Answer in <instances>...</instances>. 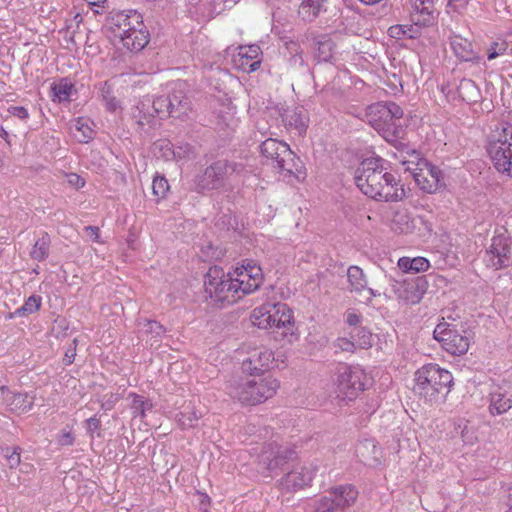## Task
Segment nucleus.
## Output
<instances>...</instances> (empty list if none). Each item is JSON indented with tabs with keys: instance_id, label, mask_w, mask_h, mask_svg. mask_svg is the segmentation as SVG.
<instances>
[{
	"instance_id": "052dcab7",
	"label": "nucleus",
	"mask_w": 512,
	"mask_h": 512,
	"mask_svg": "<svg viewBox=\"0 0 512 512\" xmlns=\"http://www.w3.org/2000/svg\"><path fill=\"white\" fill-rule=\"evenodd\" d=\"M76 345H77V340L74 339L73 346L68 348L64 355L63 362L65 365H70L74 361V358L76 355Z\"/></svg>"
},
{
	"instance_id": "dca6fc26",
	"label": "nucleus",
	"mask_w": 512,
	"mask_h": 512,
	"mask_svg": "<svg viewBox=\"0 0 512 512\" xmlns=\"http://www.w3.org/2000/svg\"><path fill=\"white\" fill-rule=\"evenodd\" d=\"M413 172V178L421 190L434 193L445 186L442 171L427 160L419 163Z\"/></svg>"
},
{
	"instance_id": "2f4dec72",
	"label": "nucleus",
	"mask_w": 512,
	"mask_h": 512,
	"mask_svg": "<svg viewBox=\"0 0 512 512\" xmlns=\"http://www.w3.org/2000/svg\"><path fill=\"white\" fill-rule=\"evenodd\" d=\"M328 0H302L298 13L305 21L314 20L321 10H326Z\"/></svg>"
},
{
	"instance_id": "0e129e2a",
	"label": "nucleus",
	"mask_w": 512,
	"mask_h": 512,
	"mask_svg": "<svg viewBox=\"0 0 512 512\" xmlns=\"http://www.w3.org/2000/svg\"><path fill=\"white\" fill-rule=\"evenodd\" d=\"M10 393H11V390H9L6 386L0 387V402L4 406L6 405L7 402H9Z\"/></svg>"
},
{
	"instance_id": "5fc2aeb1",
	"label": "nucleus",
	"mask_w": 512,
	"mask_h": 512,
	"mask_svg": "<svg viewBox=\"0 0 512 512\" xmlns=\"http://www.w3.org/2000/svg\"><path fill=\"white\" fill-rule=\"evenodd\" d=\"M388 35L395 39H406L405 24L392 25L388 29Z\"/></svg>"
},
{
	"instance_id": "a19ab883",
	"label": "nucleus",
	"mask_w": 512,
	"mask_h": 512,
	"mask_svg": "<svg viewBox=\"0 0 512 512\" xmlns=\"http://www.w3.org/2000/svg\"><path fill=\"white\" fill-rule=\"evenodd\" d=\"M129 396H131L132 404H131V410L134 415V417L139 416L141 419L145 418L146 411L152 409L153 405L150 400L146 399L145 397L131 393Z\"/></svg>"
},
{
	"instance_id": "49530a36",
	"label": "nucleus",
	"mask_w": 512,
	"mask_h": 512,
	"mask_svg": "<svg viewBox=\"0 0 512 512\" xmlns=\"http://www.w3.org/2000/svg\"><path fill=\"white\" fill-rule=\"evenodd\" d=\"M153 194L157 197V200L165 198L169 191V184L165 177L156 176L152 183Z\"/></svg>"
},
{
	"instance_id": "5701e85b",
	"label": "nucleus",
	"mask_w": 512,
	"mask_h": 512,
	"mask_svg": "<svg viewBox=\"0 0 512 512\" xmlns=\"http://www.w3.org/2000/svg\"><path fill=\"white\" fill-rule=\"evenodd\" d=\"M347 278L349 282V291L362 296L365 292V299L367 302H371L373 297L379 296L380 293L372 288H368L367 278L363 270L358 266H350L347 270Z\"/></svg>"
},
{
	"instance_id": "72a5a7b5",
	"label": "nucleus",
	"mask_w": 512,
	"mask_h": 512,
	"mask_svg": "<svg viewBox=\"0 0 512 512\" xmlns=\"http://www.w3.org/2000/svg\"><path fill=\"white\" fill-rule=\"evenodd\" d=\"M398 267L406 273L424 272L430 267L429 261L424 257H402L398 260Z\"/></svg>"
},
{
	"instance_id": "f704fd0d",
	"label": "nucleus",
	"mask_w": 512,
	"mask_h": 512,
	"mask_svg": "<svg viewBox=\"0 0 512 512\" xmlns=\"http://www.w3.org/2000/svg\"><path fill=\"white\" fill-rule=\"evenodd\" d=\"M71 129L80 133V135L74 134L75 137L81 143H87L92 140L94 137V130L89 125V119L84 117H79L72 121Z\"/></svg>"
},
{
	"instance_id": "473e14b6",
	"label": "nucleus",
	"mask_w": 512,
	"mask_h": 512,
	"mask_svg": "<svg viewBox=\"0 0 512 512\" xmlns=\"http://www.w3.org/2000/svg\"><path fill=\"white\" fill-rule=\"evenodd\" d=\"M286 49L289 51L290 56L287 59V69L291 73L305 68V61L302 56V50L297 42L290 41L286 43Z\"/></svg>"
},
{
	"instance_id": "338daca9",
	"label": "nucleus",
	"mask_w": 512,
	"mask_h": 512,
	"mask_svg": "<svg viewBox=\"0 0 512 512\" xmlns=\"http://www.w3.org/2000/svg\"><path fill=\"white\" fill-rule=\"evenodd\" d=\"M69 182L77 186L78 188L83 187L85 185V180L77 174L69 175Z\"/></svg>"
},
{
	"instance_id": "e2e57ef3",
	"label": "nucleus",
	"mask_w": 512,
	"mask_h": 512,
	"mask_svg": "<svg viewBox=\"0 0 512 512\" xmlns=\"http://www.w3.org/2000/svg\"><path fill=\"white\" fill-rule=\"evenodd\" d=\"M268 308L271 312L272 325L275 327L277 324V318L280 316V311H278V303H268Z\"/></svg>"
},
{
	"instance_id": "423d86ee",
	"label": "nucleus",
	"mask_w": 512,
	"mask_h": 512,
	"mask_svg": "<svg viewBox=\"0 0 512 512\" xmlns=\"http://www.w3.org/2000/svg\"><path fill=\"white\" fill-rule=\"evenodd\" d=\"M487 153L500 173L512 175V126L497 125L487 137Z\"/></svg>"
},
{
	"instance_id": "393cba45",
	"label": "nucleus",
	"mask_w": 512,
	"mask_h": 512,
	"mask_svg": "<svg viewBox=\"0 0 512 512\" xmlns=\"http://www.w3.org/2000/svg\"><path fill=\"white\" fill-rule=\"evenodd\" d=\"M281 119L287 129L295 130L299 135L305 133L308 118L303 107L284 110Z\"/></svg>"
},
{
	"instance_id": "20e7f679",
	"label": "nucleus",
	"mask_w": 512,
	"mask_h": 512,
	"mask_svg": "<svg viewBox=\"0 0 512 512\" xmlns=\"http://www.w3.org/2000/svg\"><path fill=\"white\" fill-rule=\"evenodd\" d=\"M261 154L270 161L284 177L305 178L304 166L301 159L290 149L289 145L277 139L268 138L260 145Z\"/></svg>"
},
{
	"instance_id": "9d476101",
	"label": "nucleus",
	"mask_w": 512,
	"mask_h": 512,
	"mask_svg": "<svg viewBox=\"0 0 512 512\" xmlns=\"http://www.w3.org/2000/svg\"><path fill=\"white\" fill-rule=\"evenodd\" d=\"M358 491L353 485H339L331 488L328 494L319 499L316 512H344L354 505Z\"/></svg>"
},
{
	"instance_id": "864d4df0",
	"label": "nucleus",
	"mask_w": 512,
	"mask_h": 512,
	"mask_svg": "<svg viewBox=\"0 0 512 512\" xmlns=\"http://www.w3.org/2000/svg\"><path fill=\"white\" fill-rule=\"evenodd\" d=\"M145 326L146 332L154 334L156 337H161L166 332L165 327L157 321L149 320Z\"/></svg>"
},
{
	"instance_id": "c756f323",
	"label": "nucleus",
	"mask_w": 512,
	"mask_h": 512,
	"mask_svg": "<svg viewBox=\"0 0 512 512\" xmlns=\"http://www.w3.org/2000/svg\"><path fill=\"white\" fill-rule=\"evenodd\" d=\"M315 57L318 62H331L334 58L335 42L328 36H320L316 40Z\"/></svg>"
},
{
	"instance_id": "6ab92c4d",
	"label": "nucleus",
	"mask_w": 512,
	"mask_h": 512,
	"mask_svg": "<svg viewBox=\"0 0 512 512\" xmlns=\"http://www.w3.org/2000/svg\"><path fill=\"white\" fill-rule=\"evenodd\" d=\"M274 361V353L268 348H256L250 352L247 359L243 360L241 369L249 376L259 375L268 369Z\"/></svg>"
},
{
	"instance_id": "69168bd1",
	"label": "nucleus",
	"mask_w": 512,
	"mask_h": 512,
	"mask_svg": "<svg viewBox=\"0 0 512 512\" xmlns=\"http://www.w3.org/2000/svg\"><path fill=\"white\" fill-rule=\"evenodd\" d=\"M236 278H233V280H243V281H252V278L248 277L247 272L245 270H242V267H236L235 269Z\"/></svg>"
},
{
	"instance_id": "de8ad7c7",
	"label": "nucleus",
	"mask_w": 512,
	"mask_h": 512,
	"mask_svg": "<svg viewBox=\"0 0 512 512\" xmlns=\"http://www.w3.org/2000/svg\"><path fill=\"white\" fill-rule=\"evenodd\" d=\"M2 452L8 462L10 469H15L20 465V447H14L12 450L9 447H6L2 449Z\"/></svg>"
},
{
	"instance_id": "0eeeda50",
	"label": "nucleus",
	"mask_w": 512,
	"mask_h": 512,
	"mask_svg": "<svg viewBox=\"0 0 512 512\" xmlns=\"http://www.w3.org/2000/svg\"><path fill=\"white\" fill-rule=\"evenodd\" d=\"M205 293L213 303L224 307L240 299L233 278L218 266L210 267L204 279Z\"/></svg>"
},
{
	"instance_id": "f257e3e1",
	"label": "nucleus",
	"mask_w": 512,
	"mask_h": 512,
	"mask_svg": "<svg viewBox=\"0 0 512 512\" xmlns=\"http://www.w3.org/2000/svg\"><path fill=\"white\" fill-rule=\"evenodd\" d=\"M383 164L384 160L380 157L364 159L355 170V183L363 194L374 200L401 201L406 196L405 189Z\"/></svg>"
},
{
	"instance_id": "e433bc0d",
	"label": "nucleus",
	"mask_w": 512,
	"mask_h": 512,
	"mask_svg": "<svg viewBox=\"0 0 512 512\" xmlns=\"http://www.w3.org/2000/svg\"><path fill=\"white\" fill-rule=\"evenodd\" d=\"M73 88V84L67 78L52 83L51 93L53 100L57 99L58 102L69 101Z\"/></svg>"
},
{
	"instance_id": "bb28decb",
	"label": "nucleus",
	"mask_w": 512,
	"mask_h": 512,
	"mask_svg": "<svg viewBox=\"0 0 512 512\" xmlns=\"http://www.w3.org/2000/svg\"><path fill=\"white\" fill-rule=\"evenodd\" d=\"M356 454L365 465L373 466L380 464L381 449L374 440L365 439L356 446Z\"/></svg>"
},
{
	"instance_id": "b1692460",
	"label": "nucleus",
	"mask_w": 512,
	"mask_h": 512,
	"mask_svg": "<svg viewBox=\"0 0 512 512\" xmlns=\"http://www.w3.org/2000/svg\"><path fill=\"white\" fill-rule=\"evenodd\" d=\"M436 1L437 0H410V20L416 21L417 24L432 25L437 15L435 8Z\"/></svg>"
},
{
	"instance_id": "f8f14e48",
	"label": "nucleus",
	"mask_w": 512,
	"mask_h": 512,
	"mask_svg": "<svg viewBox=\"0 0 512 512\" xmlns=\"http://www.w3.org/2000/svg\"><path fill=\"white\" fill-rule=\"evenodd\" d=\"M171 93L160 95L151 101L149 98H145L140 101L133 112V117L137 120L138 125L144 126L151 122V118L158 116L160 119L169 118V107H171Z\"/></svg>"
},
{
	"instance_id": "f3484780",
	"label": "nucleus",
	"mask_w": 512,
	"mask_h": 512,
	"mask_svg": "<svg viewBox=\"0 0 512 512\" xmlns=\"http://www.w3.org/2000/svg\"><path fill=\"white\" fill-rule=\"evenodd\" d=\"M317 469L313 464L297 465L281 478L279 485L287 492L302 489L311 483Z\"/></svg>"
},
{
	"instance_id": "13d9d810",
	"label": "nucleus",
	"mask_w": 512,
	"mask_h": 512,
	"mask_svg": "<svg viewBox=\"0 0 512 512\" xmlns=\"http://www.w3.org/2000/svg\"><path fill=\"white\" fill-rule=\"evenodd\" d=\"M356 346L357 344L354 340H349L347 338H339L337 340V347L342 351L353 352Z\"/></svg>"
},
{
	"instance_id": "ea45409f",
	"label": "nucleus",
	"mask_w": 512,
	"mask_h": 512,
	"mask_svg": "<svg viewBox=\"0 0 512 512\" xmlns=\"http://www.w3.org/2000/svg\"><path fill=\"white\" fill-rule=\"evenodd\" d=\"M351 338L361 349H368L373 345V336L369 329L359 326L351 332Z\"/></svg>"
},
{
	"instance_id": "39448f33",
	"label": "nucleus",
	"mask_w": 512,
	"mask_h": 512,
	"mask_svg": "<svg viewBox=\"0 0 512 512\" xmlns=\"http://www.w3.org/2000/svg\"><path fill=\"white\" fill-rule=\"evenodd\" d=\"M414 391L428 401H434L439 395L445 397L453 384L452 374L437 364H427L415 373Z\"/></svg>"
},
{
	"instance_id": "4468645a",
	"label": "nucleus",
	"mask_w": 512,
	"mask_h": 512,
	"mask_svg": "<svg viewBox=\"0 0 512 512\" xmlns=\"http://www.w3.org/2000/svg\"><path fill=\"white\" fill-rule=\"evenodd\" d=\"M143 17L135 10L113 11L106 18L104 27L119 40L133 28L142 26Z\"/></svg>"
},
{
	"instance_id": "6e6552de",
	"label": "nucleus",
	"mask_w": 512,
	"mask_h": 512,
	"mask_svg": "<svg viewBox=\"0 0 512 512\" xmlns=\"http://www.w3.org/2000/svg\"><path fill=\"white\" fill-rule=\"evenodd\" d=\"M244 170L245 166L242 163L217 160L195 176V189L197 192L218 190L224 186L230 175L241 174Z\"/></svg>"
},
{
	"instance_id": "aec40b11",
	"label": "nucleus",
	"mask_w": 512,
	"mask_h": 512,
	"mask_svg": "<svg viewBox=\"0 0 512 512\" xmlns=\"http://www.w3.org/2000/svg\"><path fill=\"white\" fill-rule=\"evenodd\" d=\"M489 412L492 415H501L512 408V382L502 381L494 385L490 394Z\"/></svg>"
},
{
	"instance_id": "603ef678",
	"label": "nucleus",
	"mask_w": 512,
	"mask_h": 512,
	"mask_svg": "<svg viewBox=\"0 0 512 512\" xmlns=\"http://www.w3.org/2000/svg\"><path fill=\"white\" fill-rule=\"evenodd\" d=\"M411 24H405L406 39H416L421 35V30L430 25L417 24L416 21L411 20Z\"/></svg>"
},
{
	"instance_id": "4d7b16f0",
	"label": "nucleus",
	"mask_w": 512,
	"mask_h": 512,
	"mask_svg": "<svg viewBox=\"0 0 512 512\" xmlns=\"http://www.w3.org/2000/svg\"><path fill=\"white\" fill-rule=\"evenodd\" d=\"M8 112L21 120H25L29 117L27 109L23 106H11L8 108Z\"/></svg>"
},
{
	"instance_id": "c03bdc74",
	"label": "nucleus",
	"mask_w": 512,
	"mask_h": 512,
	"mask_svg": "<svg viewBox=\"0 0 512 512\" xmlns=\"http://www.w3.org/2000/svg\"><path fill=\"white\" fill-rule=\"evenodd\" d=\"M242 270L247 272L248 277L252 278L253 282L262 284L263 281V273L262 269L259 265H257L253 260H245L241 265Z\"/></svg>"
},
{
	"instance_id": "c9c22d12",
	"label": "nucleus",
	"mask_w": 512,
	"mask_h": 512,
	"mask_svg": "<svg viewBox=\"0 0 512 512\" xmlns=\"http://www.w3.org/2000/svg\"><path fill=\"white\" fill-rule=\"evenodd\" d=\"M253 324L260 329L274 328L272 325L271 312L268 308V303H265L255 308L251 315Z\"/></svg>"
},
{
	"instance_id": "2eb2a0df",
	"label": "nucleus",
	"mask_w": 512,
	"mask_h": 512,
	"mask_svg": "<svg viewBox=\"0 0 512 512\" xmlns=\"http://www.w3.org/2000/svg\"><path fill=\"white\" fill-rule=\"evenodd\" d=\"M295 451L276 442L266 444L259 455V466L267 471L274 472L288 463L295 456Z\"/></svg>"
},
{
	"instance_id": "4c0bfd02",
	"label": "nucleus",
	"mask_w": 512,
	"mask_h": 512,
	"mask_svg": "<svg viewBox=\"0 0 512 512\" xmlns=\"http://www.w3.org/2000/svg\"><path fill=\"white\" fill-rule=\"evenodd\" d=\"M41 303V296L31 295L21 307L17 308L13 313H9L7 318L12 319L16 316H28L33 314L40 309Z\"/></svg>"
},
{
	"instance_id": "a18cd8bd",
	"label": "nucleus",
	"mask_w": 512,
	"mask_h": 512,
	"mask_svg": "<svg viewBox=\"0 0 512 512\" xmlns=\"http://www.w3.org/2000/svg\"><path fill=\"white\" fill-rule=\"evenodd\" d=\"M178 423L183 429L194 428L197 426L201 414H197L195 411L180 412L178 414Z\"/></svg>"
},
{
	"instance_id": "58836bf2",
	"label": "nucleus",
	"mask_w": 512,
	"mask_h": 512,
	"mask_svg": "<svg viewBox=\"0 0 512 512\" xmlns=\"http://www.w3.org/2000/svg\"><path fill=\"white\" fill-rule=\"evenodd\" d=\"M49 247L50 237L47 233H44L43 236L35 242L30 252L31 258L37 261L45 260L49 255Z\"/></svg>"
},
{
	"instance_id": "6e6d98bb",
	"label": "nucleus",
	"mask_w": 512,
	"mask_h": 512,
	"mask_svg": "<svg viewBox=\"0 0 512 512\" xmlns=\"http://www.w3.org/2000/svg\"><path fill=\"white\" fill-rule=\"evenodd\" d=\"M57 441L61 446H71L74 443V437L70 431L63 429L59 434Z\"/></svg>"
},
{
	"instance_id": "1a4fd4ad",
	"label": "nucleus",
	"mask_w": 512,
	"mask_h": 512,
	"mask_svg": "<svg viewBox=\"0 0 512 512\" xmlns=\"http://www.w3.org/2000/svg\"><path fill=\"white\" fill-rule=\"evenodd\" d=\"M367 382L365 372L359 367L347 364L339 365L337 369L336 386L338 396L343 399L353 400L364 391Z\"/></svg>"
},
{
	"instance_id": "8fccbe9b",
	"label": "nucleus",
	"mask_w": 512,
	"mask_h": 512,
	"mask_svg": "<svg viewBox=\"0 0 512 512\" xmlns=\"http://www.w3.org/2000/svg\"><path fill=\"white\" fill-rule=\"evenodd\" d=\"M395 223L401 224L399 227L400 233H411L415 228L408 214H398Z\"/></svg>"
},
{
	"instance_id": "79ce46f5",
	"label": "nucleus",
	"mask_w": 512,
	"mask_h": 512,
	"mask_svg": "<svg viewBox=\"0 0 512 512\" xmlns=\"http://www.w3.org/2000/svg\"><path fill=\"white\" fill-rule=\"evenodd\" d=\"M277 309L281 313H280L279 318H277V324L275 325L274 328H278V329L284 328L287 331H290L294 324L292 310L285 303H281V302H278Z\"/></svg>"
},
{
	"instance_id": "a878e982",
	"label": "nucleus",
	"mask_w": 512,
	"mask_h": 512,
	"mask_svg": "<svg viewBox=\"0 0 512 512\" xmlns=\"http://www.w3.org/2000/svg\"><path fill=\"white\" fill-rule=\"evenodd\" d=\"M149 32L142 22V26L133 28L120 39L125 48L131 52L141 51L149 43Z\"/></svg>"
},
{
	"instance_id": "774afa93",
	"label": "nucleus",
	"mask_w": 512,
	"mask_h": 512,
	"mask_svg": "<svg viewBox=\"0 0 512 512\" xmlns=\"http://www.w3.org/2000/svg\"><path fill=\"white\" fill-rule=\"evenodd\" d=\"M85 229L88 232V235L90 237L94 238V240L98 239V237H99V228L98 227L87 226Z\"/></svg>"
},
{
	"instance_id": "f03ea898",
	"label": "nucleus",
	"mask_w": 512,
	"mask_h": 512,
	"mask_svg": "<svg viewBox=\"0 0 512 512\" xmlns=\"http://www.w3.org/2000/svg\"><path fill=\"white\" fill-rule=\"evenodd\" d=\"M403 114L402 108L394 102H377L366 109L368 124L398 150L406 147L401 141L405 134V128L401 123Z\"/></svg>"
},
{
	"instance_id": "4be33fe9",
	"label": "nucleus",
	"mask_w": 512,
	"mask_h": 512,
	"mask_svg": "<svg viewBox=\"0 0 512 512\" xmlns=\"http://www.w3.org/2000/svg\"><path fill=\"white\" fill-rule=\"evenodd\" d=\"M442 93L447 99H456V95L462 101L473 104L477 103L481 98V92L479 87L471 79L463 78L460 83L456 86V92L453 93L449 84L441 86Z\"/></svg>"
},
{
	"instance_id": "cd10ccee",
	"label": "nucleus",
	"mask_w": 512,
	"mask_h": 512,
	"mask_svg": "<svg viewBox=\"0 0 512 512\" xmlns=\"http://www.w3.org/2000/svg\"><path fill=\"white\" fill-rule=\"evenodd\" d=\"M239 65L243 70L248 72L256 71L261 64V49L258 45H250L247 47H240L238 53Z\"/></svg>"
},
{
	"instance_id": "412c9836",
	"label": "nucleus",
	"mask_w": 512,
	"mask_h": 512,
	"mask_svg": "<svg viewBox=\"0 0 512 512\" xmlns=\"http://www.w3.org/2000/svg\"><path fill=\"white\" fill-rule=\"evenodd\" d=\"M449 44L459 61L469 62L474 65L481 63L482 56L470 39L454 34L450 36Z\"/></svg>"
},
{
	"instance_id": "09e8293b",
	"label": "nucleus",
	"mask_w": 512,
	"mask_h": 512,
	"mask_svg": "<svg viewBox=\"0 0 512 512\" xmlns=\"http://www.w3.org/2000/svg\"><path fill=\"white\" fill-rule=\"evenodd\" d=\"M237 292H239L240 299L246 295L256 291L260 287V283L253 281L233 280Z\"/></svg>"
},
{
	"instance_id": "3c124183",
	"label": "nucleus",
	"mask_w": 512,
	"mask_h": 512,
	"mask_svg": "<svg viewBox=\"0 0 512 512\" xmlns=\"http://www.w3.org/2000/svg\"><path fill=\"white\" fill-rule=\"evenodd\" d=\"M507 50L506 42H492L490 47L487 50V58L488 60L495 59L499 55H503Z\"/></svg>"
},
{
	"instance_id": "37998d69",
	"label": "nucleus",
	"mask_w": 512,
	"mask_h": 512,
	"mask_svg": "<svg viewBox=\"0 0 512 512\" xmlns=\"http://www.w3.org/2000/svg\"><path fill=\"white\" fill-rule=\"evenodd\" d=\"M173 156L176 160H191L196 156L194 146L188 143L177 145L173 148Z\"/></svg>"
},
{
	"instance_id": "c85d7f7f",
	"label": "nucleus",
	"mask_w": 512,
	"mask_h": 512,
	"mask_svg": "<svg viewBox=\"0 0 512 512\" xmlns=\"http://www.w3.org/2000/svg\"><path fill=\"white\" fill-rule=\"evenodd\" d=\"M171 102L169 117L182 119L191 111V101L182 90H175L171 93Z\"/></svg>"
},
{
	"instance_id": "7ed1b4c3",
	"label": "nucleus",
	"mask_w": 512,
	"mask_h": 512,
	"mask_svg": "<svg viewBox=\"0 0 512 512\" xmlns=\"http://www.w3.org/2000/svg\"><path fill=\"white\" fill-rule=\"evenodd\" d=\"M279 387V381L272 376L259 379L234 376L227 382L226 392L243 405H257L272 398Z\"/></svg>"
},
{
	"instance_id": "7c9ffc66",
	"label": "nucleus",
	"mask_w": 512,
	"mask_h": 512,
	"mask_svg": "<svg viewBox=\"0 0 512 512\" xmlns=\"http://www.w3.org/2000/svg\"><path fill=\"white\" fill-rule=\"evenodd\" d=\"M9 397V402L6 403L5 407L12 412H27L33 405V398L29 397L27 393H14L11 391Z\"/></svg>"
},
{
	"instance_id": "ddd939ff",
	"label": "nucleus",
	"mask_w": 512,
	"mask_h": 512,
	"mask_svg": "<svg viewBox=\"0 0 512 512\" xmlns=\"http://www.w3.org/2000/svg\"><path fill=\"white\" fill-rule=\"evenodd\" d=\"M433 334L434 338L442 343V347L452 355L465 354L469 349V339L446 322L437 324Z\"/></svg>"
},
{
	"instance_id": "a211bd4d",
	"label": "nucleus",
	"mask_w": 512,
	"mask_h": 512,
	"mask_svg": "<svg viewBox=\"0 0 512 512\" xmlns=\"http://www.w3.org/2000/svg\"><path fill=\"white\" fill-rule=\"evenodd\" d=\"M428 289V277L417 276L410 280H404L395 288V293L399 300L406 304H417L423 298Z\"/></svg>"
},
{
	"instance_id": "680f3d73",
	"label": "nucleus",
	"mask_w": 512,
	"mask_h": 512,
	"mask_svg": "<svg viewBox=\"0 0 512 512\" xmlns=\"http://www.w3.org/2000/svg\"><path fill=\"white\" fill-rule=\"evenodd\" d=\"M362 316L355 311H348L346 316V323L350 326L359 327L358 325L361 323Z\"/></svg>"
},
{
	"instance_id": "9b49d317",
	"label": "nucleus",
	"mask_w": 512,
	"mask_h": 512,
	"mask_svg": "<svg viewBox=\"0 0 512 512\" xmlns=\"http://www.w3.org/2000/svg\"><path fill=\"white\" fill-rule=\"evenodd\" d=\"M483 260L488 268L503 270L512 266V238L505 234L492 237Z\"/></svg>"
},
{
	"instance_id": "bf43d9fd",
	"label": "nucleus",
	"mask_w": 512,
	"mask_h": 512,
	"mask_svg": "<svg viewBox=\"0 0 512 512\" xmlns=\"http://www.w3.org/2000/svg\"><path fill=\"white\" fill-rule=\"evenodd\" d=\"M101 427V421L96 416L90 417L86 420V429L93 437V433L98 431Z\"/></svg>"
}]
</instances>
